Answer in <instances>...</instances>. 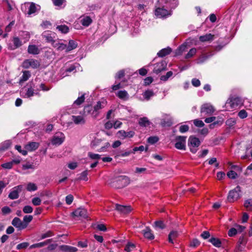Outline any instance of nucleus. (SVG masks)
I'll return each mask as SVG.
<instances>
[{
	"label": "nucleus",
	"mask_w": 252,
	"mask_h": 252,
	"mask_svg": "<svg viewBox=\"0 0 252 252\" xmlns=\"http://www.w3.org/2000/svg\"><path fill=\"white\" fill-rule=\"evenodd\" d=\"M138 123L140 126L146 127L150 125V122L147 118L143 117L139 119Z\"/></svg>",
	"instance_id": "obj_37"
},
{
	"label": "nucleus",
	"mask_w": 252,
	"mask_h": 252,
	"mask_svg": "<svg viewBox=\"0 0 252 252\" xmlns=\"http://www.w3.org/2000/svg\"><path fill=\"white\" fill-rule=\"evenodd\" d=\"M238 233V230L236 228L232 227L228 231V235L229 237H233L235 236Z\"/></svg>",
	"instance_id": "obj_57"
},
{
	"label": "nucleus",
	"mask_w": 252,
	"mask_h": 252,
	"mask_svg": "<svg viewBox=\"0 0 252 252\" xmlns=\"http://www.w3.org/2000/svg\"><path fill=\"white\" fill-rule=\"evenodd\" d=\"M11 224L18 230H21L26 228V224H24L23 222L21 221L20 218L18 217L14 218L12 220Z\"/></svg>",
	"instance_id": "obj_15"
},
{
	"label": "nucleus",
	"mask_w": 252,
	"mask_h": 252,
	"mask_svg": "<svg viewBox=\"0 0 252 252\" xmlns=\"http://www.w3.org/2000/svg\"><path fill=\"white\" fill-rule=\"evenodd\" d=\"M159 140V138L158 136H150L148 139L147 141L151 144H154Z\"/></svg>",
	"instance_id": "obj_53"
},
{
	"label": "nucleus",
	"mask_w": 252,
	"mask_h": 252,
	"mask_svg": "<svg viewBox=\"0 0 252 252\" xmlns=\"http://www.w3.org/2000/svg\"><path fill=\"white\" fill-rule=\"evenodd\" d=\"M72 215L74 217H80L84 219L88 218L87 211L84 208H78L72 213Z\"/></svg>",
	"instance_id": "obj_16"
},
{
	"label": "nucleus",
	"mask_w": 252,
	"mask_h": 252,
	"mask_svg": "<svg viewBox=\"0 0 252 252\" xmlns=\"http://www.w3.org/2000/svg\"><path fill=\"white\" fill-rule=\"evenodd\" d=\"M87 176H88V170L84 171L80 174V175L78 179L79 180H84V181H87L88 180V178Z\"/></svg>",
	"instance_id": "obj_46"
},
{
	"label": "nucleus",
	"mask_w": 252,
	"mask_h": 252,
	"mask_svg": "<svg viewBox=\"0 0 252 252\" xmlns=\"http://www.w3.org/2000/svg\"><path fill=\"white\" fill-rule=\"evenodd\" d=\"M84 115H91L93 118H94V107L91 105H87L84 108Z\"/></svg>",
	"instance_id": "obj_25"
},
{
	"label": "nucleus",
	"mask_w": 252,
	"mask_h": 252,
	"mask_svg": "<svg viewBox=\"0 0 252 252\" xmlns=\"http://www.w3.org/2000/svg\"><path fill=\"white\" fill-rule=\"evenodd\" d=\"M31 72L29 71L25 70L23 71V75L20 78L19 83H23L28 80L31 77Z\"/></svg>",
	"instance_id": "obj_31"
},
{
	"label": "nucleus",
	"mask_w": 252,
	"mask_h": 252,
	"mask_svg": "<svg viewBox=\"0 0 252 252\" xmlns=\"http://www.w3.org/2000/svg\"><path fill=\"white\" fill-rule=\"evenodd\" d=\"M135 247V246L131 243H128L125 248V250L126 252H130L131 251L132 249H134Z\"/></svg>",
	"instance_id": "obj_64"
},
{
	"label": "nucleus",
	"mask_w": 252,
	"mask_h": 252,
	"mask_svg": "<svg viewBox=\"0 0 252 252\" xmlns=\"http://www.w3.org/2000/svg\"><path fill=\"white\" fill-rule=\"evenodd\" d=\"M59 249L63 252H77L78 251L76 247L65 245L60 246Z\"/></svg>",
	"instance_id": "obj_24"
},
{
	"label": "nucleus",
	"mask_w": 252,
	"mask_h": 252,
	"mask_svg": "<svg viewBox=\"0 0 252 252\" xmlns=\"http://www.w3.org/2000/svg\"><path fill=\"white\" fill-rule=\"evenodd\" d=\"M29 243L23 242L18 244L16 247V249L17 250L25 249H26L29 246Z\"/></svg>",
	"instance_id": "obj_60"
},
{
	"label": "nucleus",
	"mask_w": 252,
	"mask_h": 252,
	"mask_svg": "<svg viewBox=\"0 0 252 252\" xmlns=\"http://www.w3.org/2000/svg\"><path fill=\"white\" fill-rule=\"evenodd\" d=\"M130 182L129 178L125 175L115 176L109 180L108 184L112 188L121 189L127 186Z\"/></svg>",
	"instance_id": "obj_1"
},
{
	"label": "nucleus",
	"mask_w": 252,
	"mask_h": 252,
	"mask_svg": "<svg viewBox=\"0 0 252 252\" xmlns=\"http://www.w3.org/2000/svg\"><path fill=\"white\" fill-rule=\"evenodd\" d=\"M36 7L35 4V3L32 2L31 4V5L29 8V10H28V13L29 15H31L32 14L36 12Z\"/></svg>",
	"instance_id": "obj_54"
},
{
	"label": "nucleus",
	"mask_w": 252,
	"mask_h": 252,
	"mask_svg": "<svg viewBox=\"0 0 252 252\" xmlns=\"http://www.w3.org/2000/svg\"><path fill=\"white\" fill-rule=\"evenodd\" d=\"M23 189V186L18 185L13 188V190L10 191L8 194V197L11 199H15L19 197V193L21 192Z\"/></svg>",
	"instance_id": "obj_11"
},
{
	"label": "nucleus",
	"mask_w": 252,
	"mask_h": 252,
	"mask_svg": "<svg viewBox=\"0 0 252 252\" xmlns=\"http://www.w3.org/2000/svg\"><path fill=\"white\" fill-rule=\"evenodd\" d=\"M227 103L229 104L231 108H235L243 104L242 98L238 96H232L230 97Z\"/></svg>",
	"instance_id": "obj_10"
},
{
	"label": "nucleus",
	"mask_w": 252,
	"mask_h": 252,
	"mask_svg": "<svg viewBox=\"0 0 252 252\" xmlns=\"http://www.w3.org/2000/svg\"><path fill=\"white\" fill-rule=\"evenodd\" d=\"M208 242L211 243L214 247L218 248H220L222 245L221 240L219 238L213 236L208 239Z\"/></svg>",
	"instance_id": "obj_20"
},
{
	"label": "nucleus",
	"mask_w": 252,
	"mask_h": 252,
	"mask_svg": "<svg viewBox=\"0 0 252 252\" xmlns=\"http://www.w3.org/2000/svg\"><path fill=\"white\" fill-rule=\"evenodd\" d=\"M29 87L27 90L24 97L29 98L34 95V94H38V93H34L35 85L33 81H31L28 85Z\"/></svg>",
	"instance_id": "obj_14"
},
{
	"label": "nucleus",
	"mask_w": 252,
	"mask_h": 252,
	"mask_svg": "<svg viewBox=\"0 0 252 252\" xmlns=\"http://www.w3.org/2000/svg\"><path fill=\"white\" fill-rule=\"evenodd\" d=\"M200 236L204 239H210L211 237L210 233L208 231H204L201 234Z\"/></svg>",
	"instance_id": "obj_62"
},
{
	"label": "nucleus",
	"mask_w": 252,
	"mask_h": 252,
	"mask_svg": "<svg viewBox=\"0 0 252 252\" xmlns=\"http://www.w3.org/2000/svg\"><path fill=\"white\" fill-rule=\"evenodd\" d=\"M115 209L121 213L128 214L131 211L130 206H124L118 204H115Z\"/></svg>",
	"instance_id": "obj_18"
},
{
	"label": "nucleus",
	"mask_w": 252,
	"mask_h": 252,
	"mask_svg": "<svg viewBox=\"0 0 252 252\" xmlns=\"http://www.w3.org/2000/svg\"><path fill=\"white\" fill-rule=\"evenodd\" d=\"M241 192V187L237 186L233 189L229 191L227 199L229 202H233L240 197V192Z\"/></svg>",
	"instance_id": "obj_3"
},
{
	"label": "nucleus",
	"mask_w": 252,
	"mask_h": 252,
	"mask_svg": "<svg viewBox=\"0 0 252 252\" xmlns=\"http://www.w3.org/2000/svg\"><path fill=\"white\" fill-rule=\"evenodd\" d=\"M215 35L211 33H207L205 35H201L199 37V41L202 42H211L214 39Z\"/></svg>",
	"instance_id": "obj_23"
},
{
	"label": "nucleus",
	"mask_w": 252,
	"mask_h": 252,
	"mask_svg": "<svg viewBox=\"0 0 252 252\" xmlns=\"http://www.w3.org/2000/svg\"><path fill=\"white\" fill-rule=\"evenodd\" d=\"M228 164L231 166V169L232 170H234L237 172H238L239 173H241L242 171V167L237 165H234L232 164V163L229 162Z\"/></svg>",
	"instance_id": "obj_52"
},
{
	"label": "nucleus",
	"mask_w": 252,
	"mask_h": 252,
	"mask_svg": "<svg viewBox=\"0 0 252 252\" xmlns=\"http://www.w3.org/2000/svg\"><path fill=\"white\" fill-rule=\"evenodd\" d=\"M78 45L77 43L73 40H69L68 42V45L67 46L66 50H65L66 53H68L72 50L75 49L77 48Z\"/></svg>",
	"instance_id": "obj_28"
},
{
	"label": "nucleus",
	"mask_w": 252,
	"mask_h": 252,
	"mask_svg": "<svg viewBox=\"0 0 252 252\" xmlns=\"http://www.w3.org/2000/svg\"><path fill=\"white\" fill-rule=\"evenodd\" d=\"M153 78L152 77H147L144 80L143 85L147 86L151 84L153 82Z\"/></svg>",
	"instance_id": "obj_58"
},
{
	"label": "nucleus",
	"mask_w": 252,
	"mask_h": 252,
	"mask_svg": "<svg viewBox=\"0 0 252 252\" xmlns=\"http://www.w3.org/2000/svg\"><path fill=\"white\" fill-rule=\"evenodd\" d=\"M1 213L2 215L5 216L6 215L9 214L11 213V209L7 206H4L1 208Z\"/></svg>",
	"instance_id": "obj_48"
},
{
	"label": "nucleus",
	"mask_w": 252,
	"mask_h": 252,
	"mask_svg": "<svg viewBox=\"0 0 252 252\" xmlns=\"http://www.w3.org/2000/svg\"><path fill=\"white\" fill-rule=\"evenodd\" d=\"M11 146V142L9 141L4 142L0 147V151H4L7 150Z\"/></svg>",
	"instance_id": "obj_42"
},
{
	"label": "nucleus",
	"mask_w": 252,
	"mask_h": 252,
	"mask_svg": "<svg viewBox=\"0 0 252 252\" xmlns=\"http://www.w3.org/2000/svg\"><path fill=\"white\" fill-rule=\"evenodd\" d=\"M212 56H213V54L211 53H210L209 54H202L197 59V63L199 64L202 63Z\"/></svg>",
	"instance_id": "obj_29"
},
{
	"label": "nucleus",
	"mask_w": 252,
	"mask_h": 252,
	"mask_svg": "<svg viewBox=\"0 0 252 252\" xmlns=\"http://www.w3.org/2000/svg\"><path fill=\"white\" fill-rule=\"evenodd\" d=\"M23 211L26 214H29L32 212L33 208L31 206L27 205L23 208Z\"/></svg>",
	"instance_id": "obj_61"
},
{
	"label": "nucleus",
	"mask_w": 252,
	"mask_h": 252,
	"mask_svg": "<svg viewBox=\"0 0 252 252\" xmlns=\"http://www.w3.org/2000/svg\"><path fill=\"white\" fill-rule=\"evenodd\" d=\"M154 95V93L153 90H147L143 93V96L147 100H149Z\"/></svg>",
	"instance_id": "obj_35"
},
{
	"label": "nucleus",
	"mask_w": 252,
	"mask_h": 252,
	"mask_svg": "<svg viewBox=\"0 0 252 252\" xmlns=\"http://www.w3.org/2000/svg\"><path fill=\"white\" fill-rule=\"evenodd\" d=\"M215 111L214 107L210 103H204L200 108V113L205 115H211Z\"/></svg>",
	"instance_id": "obj_7"
},
{
	"label": "nucleus",
	"mask_w": 252,
	"mask_h": 252,
	"mask_svg": "<svg viewBox=\"0 0 252 252\" xmlns=\"http://www.w3.org/2000/svg\"><path fill=\"white\" fill-rule=\"evenodd\" d=\"M172 75V71H168L165 75H162L161 76H160V79L161 81H166Z\"/></svg>",
	"instance_id": "obj_51"
},
{
	"label": "nucleus",
	"mask_w": 252,
	"mask_h": 252,
	"mask_svg": "<svg viewBox=\"0 0 252 252\" xmlns=\"http://www.w3.org/2000/svg\"><path fill=\"white\" fill-rule=\"evenodd\" d=\"M189 126L187 125H181L179 127V131L182 133H185L189 131Z\"/></svg>",
	"instance_id": "obj_56"
},
{
	"label": "nucleus",
	"mask_w": 252,
	"mask_h": 252,
	"mask_svg": "<svg viewBox=\"0 0 252 252\" xmlns=\"http://www.w3.org/2000/svg\"><path fill=\"white\" fill-rule=\"evenodd\" d=\"M131 154H133L132 150L126 151L125 152H122L121 153L118 154L115 156V158H118L119 157H125L129 156Z\"/></svg>",
	"instance_id": "obj_41"
},
{
	"label": "nucleus",
	"mask_w": 252,
	"mask_h": 252,
	"mask_svg": "<svg viewBox=\"0 0 252 252\" xmlns=\"http://www.w3.org/2000/svg\"><path fill=\"white\" fill-rule=\"evenodd\" d=\"M179 235L178 232L177 231H171L168 235V241L169 243L173 244V240L178 237Z\"/></svg>",
	"instance_id": "obj_33"
},
{
	"label": "nucleus",
	"mask_w": 252,
	"mask_h": 252,
	"mask_svg": "<svg viewBox=\"0 0 252 252\" xmlns=\"http://www.w3.org/2000/svg\"><path fill=\"white\" fill-rule=\"evenodd\" d=\"M41 36L47 42L52 43L53 41H55V39L56 38L57 34L51 31H46L43 32Z\"/></svg>",
	"instance_id": "obj_8"
},
{
	"label": "nucleus",
	"mask_w": 252,
	"mask_h": 252,
	"mask_svg": "<svg viewBox=\"0 0 252 252\" xmlns=\"http://www.w3.org/2000/svg\"><path fill=\"white\" fill-rule=\"evenodd\" d=\"M33 217L32 215H26L23 218V223L26 224V227L28 226V224L32 220Z\"/></svg>",
	"instance_id": "obj_40"
},
{
	"label": "nucleus",
	"mask_w": 252,
	"mask_h": 252,
	"mask_svg": "<svg viewBox=\"0 0 252 252\" xmlns=\"http://www.w3.org/2000/svg\"><path fill=\"white\" fill-rule=\"evenodd\" d=\"M201 144L200 141L198 138L194 136H190L188 139V146L189 147L190 151L195 154L197 151V148Z\"/></svg>",
	"instance_id": "obj_2"
},
{
	"label": "nucleus",
	"mask_w": 252,
	"mask_h": 252,
	"mask_svg": "<svg viewBox=\"0 0 252 252\" xmlns=\"http://www.w3.org/2000/svg\"><path fill=\"white\" fill-rule=\"evenodd\" d=\"M167 63L165 61H161V62L155 64V67L153 69V72L156 74H158L163 70L166 69Z\"/></svg>",
	"instance_id": "obj_12"
},
{
	"label": "nucleus",
	"mask_w": 252,
	"mask_h": 252,
	"mask_svg": "<svg viewBox=\"0 0 252 252\" xmlns=\"http://www.w3.org/2000/svg\"><path fill=\"white\" fill-rule=\"evenodd\" d=\"M186 139L187 136H185L179 135L176 136L175 138V141L176 142L174 145L175 147L178 150L184 151L186 150Z\"/></svg>",
	"instance_id": "obj_4"
},
{
	"label": "nucleus",
	"mask_w": 252,
	"mask_h": 252,
	"mask_svg": "<svg viewBox=\"0 0 252 252\" xmlns=\"http://www.w3.org/2000/svg\"><path fill=\"white\" fill-rule=\"evenodd\" d=\"M39 143L36 142H30L25 145V149L29 151H33L38 149Z\"/></svg>",
	"instance_id": "obj_22"
},
{
	"label": "nucleus",
	"mask_w": 252,
	"mask_h": 252,
	"mask_svg": "<svg viewBox=\"0 0 252 252\" xmlns=\"http://www.w3.org/2000/svg\"><path fill=\"white\" fill-rule=\"evenodd\" d=\"M28 52L30 54L37 55L40 51L38 47L35 45H30L28 48Z\"/></svg>",
	"instance_id": "obj_27"
},
{
	"label": "nucleus",
	"mask_w": 252,
	"mask_h": 252,
	"mask_svg": "<svg viewBox=\"0 0 252 252\" xmlns=\"http://www.w3.org/2000/svg\"><path fill=\"white\" fill-rule=\"evenodd\" d=\"M85 99V94H83L81 96L77 98V99L74 102V104H76L78 106L80 105L84 102Z\"/></svg>",
	"instance_id": "obj_43"
},
{
	"label": "nucleus",
	"mask_w": 252,
	"mask_h": 252,
	"mask_svg": "<svg viewBox=\"0 0 252 252\" xmlns=\"http://www.w3.org/2000/svg\"><path fill=\"white\" fill-rule=\"evenodd\" d=\"M37 189V187L34 183H29L27 186V189L29 191H35Z\"/></svg>",
	"instance_id": "obj_44"
},
{
	"label": "nucleus",
	"mask_w": 252,
	"mask_h": 252,
	"mask_svg": "<svg viewBox=\"0 0 252 252\" xmlns=\"http://www.w3.org/2000/svg\"><path fill=\"white\" fill-rule=\"evenodd\" d=\"M172 52V49L167 47V48H163L160 50L157 54V55L159 57H164L168 55H169Z\"/></svg>",
	"instance_id": "obj_26"
},
{
	"label": "nucleus",
	"mask_w": 252,
	"mask_h": 252,
	"mask_svg": "<svg viewBox=\"0 0 252 252\" xmlns=\"http://www.w3.org/2000/svg\"><path fill=\"white\" fill-rule=\"evenodd\" d=\"M244 206L249 211H252V199H249L245 201Z\"/></svg>",
	"instance_id": "obj_45"
},
{
	"label": "nucleus",
	"mask_w": 252,
	"mask_h": 252,
	"mask_svg": "<svg viewBox=\"0 0 252 252\" xmlns=\"http://www.w3.org/2000/svg\"><path fill=\"white\" fill-rule=\"evenodd\" d=\"M223 120L222 119H220L219 120H217L216 121H214L213 123L210 124L209 125V127L211 129L214 128L216 126H220L222 124Z\"/></svg>",
	"instance_id": "obj_39"
},
{
	"label": "nucleus",
	"mask_w": 252,
	"mask_h": 252,
	"mask_svg": "<svg viewBox=\"0 0 252 252\" xmlns=\"http://www.w3.org/2000/svg\"><path fill=\"white\" fill-rule=\"evenodd\" d=\"M93 21L90 17L86 16L81 20V24L83 26L88 27L91 24Z\"/></svg>",
	"instance_id": "obj_36"
},
{
	"label": "nucleus",
	"mask_w": 252,
	"mask_h": 252,
	"mask_svg": "<svg viewBox=\"0 0 252 252\" xmlns=\"http://www.w3.org/2000/svg\"><path fill=\"white\" fill-rule=\"evenodd\" d=\"M200 244V242L196 238L193 239L190 243L189 246L196 248Z\"/></svg>",
	"instance_id": "obj_55"
},
{
	"label": "nucleus",
	"mask_w": 252,
	"mask_h": 252,
	"mask_svg": "<svg viewBox=\"0 0 252 252\" xmlns=\"http://www.w3.org/2000/svg\"><path fill=\"white\" fill-rule=\"evenodd\" d=\"M13 165L11 161L7 162L2 164L1 167L4 169H10L12 168Z\"/></svg>",
	"instance_id": "obj_63"
},
{
	"label": "nucleus",
	"mask_w": 252,
	"mask_h": 252,
	"mask_svg": "<svg viewBox=\"0 0 252 252\" xmlns=\"http://www.w3.org/2000/svg\"><path fill=\"white\" fill-rule=\"evenodd\" d=\"M13 45H9L8 49L11 50H15L22 45V42L18 36L13 37L12 40Z\"/></svg>",
	"instance_id": "obj_17"
},
{
	"label": "nucleus",
	"mask_w": 252,
	"mask_h": 252,
	"mask_svg": "<svg viewBox=\"0 0 252 252\" xmlns=\"http://www.w3.org/2000/svg\"><path fill=\"white\" fill-rule=\"evenodd\" d=\"M227 176L231 179H235L238 177V175L236 172L232 170L227 172Z\"/></svg>",
	"instance_id": "obj_50"
},
{
	"label": "nucleus",
	"mask_w": 252,
	"mask_h": 252,
	"mask_svg": "<svg viewBox=\"0 0 252 252\" xmlns=\"http://www.w3.org/2000/svg\"><path fill=\"white\" fill-rule=\"evenodd\" d=\"M106 101H98L96 105L94 106V118L97 117L100 114V110L103 108L106 105Z\"/></svg>",
	"instance_id": "obj_13"
},
{
	"label": "nucleus",
	"mask_w": 252,
	"mask_h": 252,
	"mask_svg": "<svg viewBox=\"0 0 252 252\" xmlns=\"http://www.w3.org/2000/svg\"><path fill=\"white\" fill-rule=\"evenodd\" d=\"M117 96L121 99L127 100L128 98V94L126 91H119L117 94Z\"/></svg>",
	"instance_id": "obj_32"
},
{
	"label": "nucleus",
	"mask_w": 252,
	"mask_h": 252,
	"mask_svg": "<svg viewBox=\"0 0 252 252\" xmlns=\"http://www.w3.org/2000/svg\"><path fill=\"white\" fill-rule=\"evenodd\" d=\"M154 227L156 228L163 229L165 228V225L162 220H159L154 222Z\"/></svg>",
	"instance_id": "obj_38"
},
{
	"label": "nucleus",
	"mask_w": 252,
	"mask_h": 252,
	"mask_svg": "<svg viewBox=\"0 0 252 252\" xmlns=\"http://www.w3.org/2000/svg\"><path fill=\"white\" fill-rule=\"evenodd\" d=\"M56 29L59 30L61 33L66 34L69 32V29L68 26L65 25H59L57 27Z\"/></svg>",
	"instance_id": "obj_34"
},
{
	"label": "nucleus",
	"mask_w": 252,
	"mask_h": 252,
	"mask_svg": "<svg viewBox=\"0 0 252 252\" xmlns=\"http://www.w3.org/2000/svg\"><path fill=\"white\" fill-rule=\"evenodd\" d=\"M142 233L145 238L152 240L155 238L154 234L152 233V230L148 226L146 227L145 229L142 230Z\"/></svg>",
	"instance_id": "obj_21"
},
{
	"label": "nucleus",
	"mask_w": 252,
	"mask_h": 252,
	"mask_svg": "<svg viewBox=\"0 0 252 252\" xmlns=\"http://www.w3.org/2000/svg\"><path fill=\"white\" fill-rule=\"evenodd\" d=\"M65 140L64 134L62 132H56L51 140V144L53 145L59 146L61 145Z\"/></svg>",
	"instance_id": "obj_5"
},
{
	"label": "nucleus",
	"mask_w": 252,
	"mask_h": 252,
	"mask_svg": "<svg viewBox=\"0 0 252 252\" xmlns=\"http://www.w3.org/2000/svg\"><path fill=\"white\" fill-rule=\"evenodd\" d=\"M155 14L159 18L164 17L168 15H171L169 11L163 8H157L155 10Z\"/></svg>",
	"instance_id": "obj_19"
},
{
	"label": "nucleus",
	"mask_w": 252,
	"mask_h": 252,
	"mask_svg": "<svg viewBox=\"0 0 252 252\" xmlns=\"http://www.w3.org/2000/svg\"><path fill=\"white\" fill-rule=\"evenodd\" d=\"M53 235L54 233L53 232V231L49 230L46 232V233L41 234L40 239H44L46 238L50 237Z\"/></svg>",
	"instance_id": "obj_59"
},
{
	"label": "nucleus",
	"mask_w": 252,
	"mask_h": 252,
	"mask_svg": "<svg viewBox=\"0 0 252 252\" xmlns=\"http://www.w3.org/2000/svg\"><path fill=\"white\" fill-rule=\"evenodd\" d=\"M245 234H243L239 237L237 244L242 245L244 246L246 245L247 242V239L245 237Z\"/></svg>",
	"instance_id": "obj_49"
},
{
	"label": "nucleus",
	"mask_w": 252,
	"mask_h": 252,
	"mask_svg": "<svg viewBox=\"0 0 252 252\" xmlns=\"http://www.w3.org/2000/svg\"><path fill=\"white\" fill-rule=\"evenodd\" d=\"M40 66L39 62L34 59H27L24 61L22 63V66L24 68H29L32 67L33 68H37Z\"/></svg>",
	"instance_id": "obj_6"
},
{
	"label": "nucleus",
	"mask_w": 252,
	"mask_h": 252,
	"mask_svg": "<svg viewBox=\"0 0 252 252\" xmlns=\"http://www.w3.org/2000/svg\"><path fill=\"white\" fill-rule=\"evenodd\" d=\"M135 135V132L132 130H130L128 132H126L124 130H119L116 134L117 138L124 140L126 138H132Z\"/></svg>",
	"instance_id": "obj_9"
},
{
	"label": "nucleus",
	"mask_w": 252,
	"mask_h": 252,
	"mask_svg": "<svg viewBox=\"0 0 252 252\" xmlns=\"http://www.w3.org/2000/svg\"><path fill=\"white\" fill-rule=\"evenodd\" d=\"M196 50L195 48H191L189 50V52L186 55L185 58L186 59H189L193 57L195 54Z\"/></svg>",
	"instance_id": "obj_47"
},
{
	"label": "nucleus",
	"mask_w": 252,
	"mask_h": 252,
	"mask_svg": "<svg viewBox=\"0 0 252 252\" xmlns=\"http://www.w3.org/2000/svg\"><path fill=\"white\" fill-rule=\"evenodd\" d=\"M72 120L76 125L85 123V120L82 116H72Z\"/></svg>",
	"instance_id": "obj_30"
}]
</instances>
